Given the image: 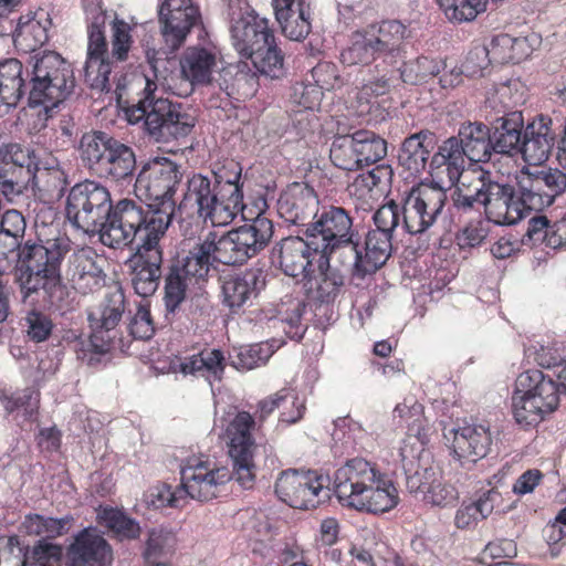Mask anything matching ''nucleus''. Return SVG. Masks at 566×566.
I'll return each instance as SVG.
<instances>
[{"instance_id":"nucleus-1","label":"nucleus","mask_w":566,"mask_h":566,"mask_svg":"<svg viewBox=\"0 0 566 566\" xmlns=\"http://www.w3.org/2000/svg\"><path fill=\"white\" fill-rule=\"evenodd\" d=\"M29 64L27 90L22 63L17 59L0 62V102L3 105L15 107L28 92V105L42 106L49 113L74 93L76 82L72 65L56 52L33 55Z\"/></svg>"},{"instance_id":"nucleus-2","label":"nucleus","mask_w":566,"mask_h":566,"mask_svg":"<svg viewBox=\"0 0 566 566\" xmlns=\"http://www.w3.org/2000/svg\"><path fill=\"white\" fill-rule=\"evenodd\" d=\"M409 31L398 20H384L377 24H370L363 31L352 35L350 45L340 53V61L346 65H370V75L365 78L359 98L378 97L389 93L400 82L396 76L397 64L406 59L405 40Z\"/></svg>"},{"instance_id":"nucleus-3","label":"nucleus","mask_w":566,"mask_h":566,"mask_svg":"<svg viewBox=\"0 0 566 566\" xmlns=\"http://www.w3.org/2000/svg\"><path fill=\"white\" fill-rule=\"evenodd\" d=\"M254 419L249 412L241 411L230 421L227 428L228 452L233 462V473L227 468L210 469L207 462L189 460L181 469L182 490L193 500L208 502L219 496L221 489L233 478L245 490H250L255 481L253 461L255 443L251 430Z\"/></svg>"},{"instance_id":"nucleus-4","label":"nucleus","mask_w":566,"mask_h":566,"mask_svg":"<svg viewBox=\"0 0 566 566\" xmlns=\"http://www.w3.org/2000/svg\"><path fill=\"white\" fill-rule=\"evenodd\" d=\"M70 250V241L57 238L25 242L19 250L20 286L24 297L42 292L50 310L64 314L74 307V294L62 281L61 264Z\"/></svg>"},{"instance_id":"nucleus-5","label":"nucleus","mask_w":566,"mask_h":566,"mask_svg":"<svg viewBox=\"0 0 566 566\" xmlns=\"http://www.w3.org/2000/svg\"><path fill=\"white\" fill-rule=\"evenodd\" d=\"M175 211L170 203L160 206L124 198L115 203V211L103 244L113 249L133 247L135 251L161 250L160 241L171 224Z\"/></svg>"},{"instance_id":"nucleus-6","label":"nucleus","mask_w":566,"mask_h":566,"mask_svg":"<svg viewBox=\"0 0 566 566\" xmlns=\"http://www.w3.org/2000/svg\"><path fill=\"white\" fill-rule=\"evenodd\" d=\"M334 491L344 506L370 513H385L398 504V492L376 464L353 458L334 473Z\"/></svg>"},{"instance_id":"nucleus-7","label":"nucleus","mask_w":566,"mask_h":566,"mask_svg":"<svg viewBox=\"0 0 566 566\" xmlns=\"http://www.w3.org/2000/svg\"><path fill=\"white\" fill-rule=\"evenodd\" d=\"M520 201L518 186L514 187L482 168L467 191L458 188L452 193L457 210L483 209L485 218L497 226H512L524 219Z\"/></svg>"},{"instance_id":"nucleus-8","label":"nucleus","mask_w":566,"mask_h":566,"mask_svg":"<svg viewBox=\"0 0 566 566\" xmlns=\"http://www.w3.org/2000/svg\"><path fill=\"white\" fill-rule=\"evenodd\" d=\"M375 229L369 230L360 242L357 232L356 240L350 245L342 262L350 268L352 276L365 279L386 264L392 253V237L400 224V207L394 200L382 205L373 216Z\"/></svg>"},{"instance_id":"nucleus-9","label":"nucleus","mask_w":566,"mask_h":566,"mask_svg":"<svg viewBox=\"0 0 566 566\" xmlns=\"http://www.w3.org/2000/svg\"><path fill=\"white\" fill-rule=\"evenodd\" d=\"M144 97L125 111L127 120L135 125L143 123L144 133L156 143H170L187 137L196 125V118L182 104L167 98H157L150 84L144 90Z\"/></svg>"},{"instance_id":"nucleus-10","label":"nucleus","mask_w":566,"mask_h":566,"mask_svg":"<svg viewBox=\"0 0 566 566\" xmlns=\"http://www.w3.org/2000/svg\"><path fill=\"white\" fill-rule=\"evenodd\" d=\"M84 166L114 182H130L136 170L134 149L103 130L84 133L78 143Z\"/></svg>"},{"instance_id":"nucleus-11","label":"nucleus","mask_w":566,"mask_h":566,"mask_svg":"<svg viewBox=\"0 0 566 566\" xmlns=\"http://www.w3.org/2000/svg\"><path fill=\"white\" fill-rule=\"evenodd\" d=\"M114 211L108 188L93 180L75 184L66 196V220L85 234H98L102 243Z\"/></svg>"},{"instance_id":"nucleus-12","label":"nucleus","mask_w":566,"mask_h":566,"mask_svg":"<svg viewBox=\"0 0 566 566\" xmlns=\"http://www.w3.org/2000/svg\"><path fill=\"white\" fill-rule=\"evenodd\" d=\"M273 237V223L258 216L250 223L219 235L214 232L217 262L242 265L263 250Z\"/></svg>"},{"instance_id":"nucleus-13","label":"nucleus","mask_w":566,"mask_h":566,"mask_svg":"<svg viewBox=\"0 0 566 566\" xmlns=\"http://www.w3.org/2000/svg\"><path fill=\"white\" fill-rule=\"evenodd\" d=\"M447 189L438 182H420L402 198V229L411 235L424 234L441 216L447 203Z\"/></svg>"},{"instance_id":"nucleus-14","label":"nucleus","mask_w":566,"mask_h":566,"mask_svg":"<svg viewBox=\"0 0 566 566\" xmlns=\"http://www.w3.org/2000/svg\"><path fill=\"white\" fill-rule=\"evenodd\" d=\"M304 233L310 234L312 243L321 249V254L338 253L340 258L346 256L357 237L349 211L333 205L323 207Z\"/></svg>"},{"instance_id":"nucleus-15","label":"nucleus","mask_w":566,"mask_h":566,"mask_svg":"<svg viewBox=\"0 0 566 566\" xmlns=\"http://www.w3.org/2000/svg\"><path fill=\"white\" fill-rule=\"evenodd\" d=\"M280 501L297 510H313L331 497V491L316 471L287 469L282 471L274 483Z\"/></svg>"},{"instance_id":"nucleus-16","label":"nucleus","mask_w":566,"mask_h":566,"mask_svg":"<svg viewBox=\"0 0 566 566\" xmlns=\"http://www.w3.org/2000/svg\"><path fill=\"white\" fill-rule=\"evenodd\" d=\"M182 177L180 164L168 157H154L139 170L135 180V192L160 206L170 203V209L175 211L174 196Z\"/></svg>"},{"instance_id":"nucleus-17","label":"nucleus","mask_w":566,"mask_h":566,"mask_svg":"<svg viewBox=\"0 0 566 566\" xmlns=\"http://www.w3.org/2000/svg\"><path fill=\"white\" fill-rule=\"evenodd\" d=\"M180 206L197 208L199 217L205 221L210 220L213 226H227L237 217L233 208H227L228 203L221 198L212 179L202 174L188 178Z\"/></svg>"},{"instance_id":"nucleus-18","label":"nucleus","mask_w":566,"mask_h":566,"mask_svg":"<svg viewBox=\"0 0 566 566\" xmlns=\"http://www.w3.org/2000/svg\"><path fill=\"white\" fill-rule=\"evenodd\" d=\"M35 167V150L15 142L0 139V190L15 196L31 182Z\"/></svg>"},{"instance_id":"nucleus-19","label":"nucleus","mask_w":566,"mask_h":566,"mask_svg":"<svg viewBox=\"0 0 566 566\" xmlns=\"http://www.w3.org/2000/svg\"><path fill=\"white\" fill-rule=\"evenodd\" d=\"M229 10L232 44L241 56L244 57L274 35L269 28V21L250 10L248 3L231 0Z\"/></svg>"},{"instance_id":"nucleus-20","label":"nucleus","mask_w":566,"mask_h":566,"mask_svg":"<svg viewBox=\"0 0 566 566\" xmlns=\"http://www.w3.org/2000/svg\"><path fill=\"white\" fill-rule=\"evenodd\" d=\"M158 22L165 44L172 53L185 43L191 29L201 23V13L192 0H163Z\"/></svg>"},{"instance_id":"nucleus-21","label":"nucleus","mask_w":566,"mask_h":566,"mask_svg":"<svg viewBox=\"0 0 566 566\" xmlns=\"http://www.w3.org/2000/svg\"><path fill=\"white\" fill-rule=\"evenodd\" d=\"M125 312V294L119 285L109 287L96 311L88 313V321L93 328L90 336L88 348L95 354H105L111 350L113 331L122 319Z\"/></svg>"},{"instance_id":"nucleus-22","label":"nucleus","mask_w":566,"mask_h":566,"mask_svg":"<svg viewBox=\"0 0 566 566\" xmlns=\"http://www.w3.org/2000/svg\"><path fill=\"white\" fill-rule=\"evenodd\" d=\"M222 303L232 314L252 306L266 284V274L260 268H249L220 277Z\"/></svg>"},{"instance_id":"nucleus-23","label":"nucleus","mask_w":566,"mask_h":566,"mask_svg":"<svg viewBox=\"0 0 566 566\" xmlns=\"http://www.w3.org/2000/svg\"><path fill=\"white\" fill-rule=\"evenodd\" d=\"M319 255L321 249H316L312 243L308 233H303V237L284 238L272 250V259L280 270L287 276L301 275L302 280L313 270L315 256Z\"/></svg>"},{"instance_id":"nucleus-24","label":"nucleus","mask_w":566,"mask_h":566,"mask_svg":"<svg viewBox=\"0 0 566 566\" xmlns=\"http://www.w3.org/2000/svg\"><path fill=\"white\" fill-rule=\"evenodd\" d=\"M319 211V201L315 190L305 184L295 182L280 196L277 212L289 224L300 228L304 233L311 228Z\"/></svg>"},{"instance_id":"nucleus-25","label":"nucleus","mask_w":566,"mask_h":566,"mask_svg":"<svg viewBox=\"0 0 566 566\" xmlns=\"http://www.w3.org/2000/svg\"><path fill=\"white\" fill-rule=\"evenodd\" d=\"M557 144L553 119L539 114L525 126L518 153L525 163L533 166L543 165Z\"/></svg>"},{"instance_id":"nucleus-26","label":"nucleus","mask_w":566,"mask_h":566,"mask_svg":"<svg viewBox=\"0 0 566 566\" xmlns=\"http://www.w3.org/2000/svg\"><path fill=\"white\" fill-rule=\"evenodd\" d=\"M331 255L321 254L316 260V269H313L302 280L303 290L310 302L315 304L334 303L344 287V276L331 266Z\"/></svg>"},{"instance_id":"nucleus-27","label":"nucleus","mask_w":566,"mask_h":566,"mask_svg":"<svg viewBox=\"0 0 566 566\" xmlns=\"http://www.w3.org/2000/svg\"><path fill=\"white\" fill-rule=\"evenodd\" d=\"M65 276L72 289L83 295L101 290L106 280L91 248L80 249L69 256Z\"/></svg>"},{"instance_id":"nucleus-28","label":"nucleus","mask_w":566,"mask_h":566,"mask_svg":"<svg viewBox=\"0 0 566 566\" xmlns=\"http://www.w3.org/2000/svg\"><path fill=\"white\" fill-rule=\"evenodd\" d=\"M67 566H111L113 551L96 530H83L67 552Z\"/></svg>"},{"instance_id":"nucleus-29","label":"nucleus","mask_w":566,"mask_h":566,"mask_svg":"<svg viewBox=\"0 0 566 566\" xmlns=\"http://www.w3.org/2000/svg\"><path fill=\"white\" fill-rule=\"evenodd\" d=\"M87 57L84 64L86 84L95 91L108 92L111 90L112 62L107 51L105 32H87Z\"/></svg>"},{"instance_id":"nucleus-30","label":"nucleus","mask_w":566,"mask_h":566,"mask_svg":"<svg viewBox=\"0 0 566 566\" xmlns=\"http://www.w3.org/2000/svg\"><path fill=\"white\" fill-rule=\"evenodd\" d=\"M87 32H105L106 23L112 25V56L118 61L127 59L132 45L130 27L124 20L112 19L97 1H87L84 6Z\"/></svg>"},{"instance_id":"nucleus-31","label":"nucleus","mask_w":566,"mask_h":566,"mask_svg":"<svg viewBox=\"0 0 566 566\" xmlns=\"http://www.w3.org/2000/svg\"><path fill=\"white\" fill-rule=\"evenodd\" d=\"M444 437L450 440L454 457L459 461H469L475 463L484 458L492 443L489 428L482 424H465L463 427L452 428Z\"/></svg>"},{"instance_id":"nucleus-32","label":"nucleus","mask_w":566,"mask_h":566,"mask_svg":"<svg viewBox=\"0 0 566 566\" xmlns=\"http://www.w3.org/2000/svg\"><path fill=\"white\" fill-rule=\"evenodd\" d=\"M213 238V231H209L207 234L199 237L184 259L172 262L197 284L206 282L209 272L214 268V264L218 263Z\"/></svg>"},{"instance_id":"nucleus-33","label":"nucleus","mask_w":566,"mask_h":566,"mask_svg":"<svg viewBox=\"0 0 566 566\" xmlns=\"http://www.w3.org/2000/svg\"><path fill=\"white\" fill-rule=\"evenodd\" d=\"M516 388L520 392H527L541 406L546 415L555 411L559 406L562 389L554 376L539 369H530L518 375Z\"/></svg>"},{"instance_id":"nucleus-34","label":"nucleus","mask_w":566,"mask_h":566,"mask_svg":"<svg viewBox=\"0 0 566 566\" xmlns=\"http://www.w3.org/2000/svg\"><path fill=\"white\" fill-rule=\"evenodd\" d=\"M163 250L135 251L132 259L130 281L136 294L151 296L161 277Z\"/></svg>"},{"instance_id":"nucleus-35","label":"nucleus","mask_w":566,"mask_h":566,"mask_svg":"<svg viewBox=\"0 0 566 566\" xmlns=\"http://www.w3.org/2000/svg\"><path fill=\"white\" fill-rule=\"evenodd\" d=\"M492 128L483 122H464L454 135L462 153L470 163H489L494 154Z\"/></svg>"},{"instance_id":"nucleus-36","label":"nucleus","mask_w":566,"mask_h":566,"mask_svg":"<svg viewBox=\"0 0 566 566\" xmlns=\"http://www.w3.org/2000/svg\"><path fill=\"white\" fill-rule=\"evenodd\" d=\"M489 127L492 128L491 143L494 154L514 156L518 153L525 129L522 112L505 113L493 119Z\"/></svg>"},{"instance_id":"nucleus-37","label":"nucleus","mask_w":566,"mask_h":566,"mask_svg":"<svg viewBox=\"0 0 566 566\" xmlns=\"http://www.w3.org/2000/svg\"><path fill=\"white\" fill-rule=\"evenodd\" d=\"M179 65L181 77L190 84L192 91L196 86H205L212 82L217 53L212 49L199 45L189 46L182 53Z\"/></svg>"},{"instance_id":"nucleus-38","label":"nucleus","mask_w":566,"mask_h":566,"mask_svg":"<svg viewBox=\"0 0 566 566\" xmlns=\"http://www.w3.org/2000/svg\"><path fill=\"white\" fill-rule=\"evenodd\" d=\"M216 82L229 97L237 99L252 97L259 88V76L247 61L223 66L219 71Z\"/></svg>"},{"instance_id":"nucleus-39","label":"nucleus","mask_w":566,"mask_h":566,"mask_svg":"<svg viewBox=\"0 0 566 566\" xmlns=\"http://www.w3.org/2000/svg\"><path fill=\"white\" fill-rule=\"evenodd\" d=\"M399 457L408 491L420 493L423 497L441 471L437 465L422 463V458L416 454L412 447L406 441L399 450Z\"/></svg>"},{"instance_id":"nucleus-40","label":"nucleus","mask_w":566,"mask_h":566,"mask_svg":"<svg viewBox=\"0 0 566 566\" xmlns=\"http://www.w3.org/2000/svg\"><path fill=\"white\" fill-rule=\"evenodd\" d=\"M437 145V136L428 129L420 130L407 137L400 148L398 161L410 175L422 172L429 156Z\"/></svg>"},{"instance_id":"nucleus-41","label":"nucleus","mask_w":566,"mask_h":566,"mask_svg":"<svg viewBox=\"0 0 566 566\" xmlns=\"http://www.w3.org/2000/svg\"><path fill=\"white\" fill-rule=\"evenodd\" d=\"M467 160L457 139L451 136L438 146L429 161V171L438 177L446 175L450 186H453L465 170Z\"/></svg>"},{"instance_id":"nucleus-42","label":"nucleus","mask_w":566,"mask_h":566,"mask_svg":"<svg viewBox=\"0 0 566 566\" xmlns=\"http://www.w3.org/2000/svg\"><path fill=\"white\" fill-rule=\"evenodd\" d=\"M242 168L240 164L233 159L226 160L222 165L216 166L212 170V182L221 192V198H224L230 210L237 216L243 210V191L240 185Z\"/></svg>"},{"instance_id":"nucleus-43","label":"nucleus","mask_w":566,"mask_h":566,"mask_svg":"<svg viewBox=\"0 0 566 566\" xmlns=\"http://www.w3.org/2000/svg\"><path fill=\"white\" fill-rule=\"evenodd\" d=\"M52 22L48 13L20 17L12 34L14 45L24 51L33 52L49 40V29Z\"/></svg>"},{"instance_id":"nucleus-44","label":"nucleus","mask_w":566,"mask_h":566,"mask_svg":"<svg viewBox=\"0 0 566 566\" xmlns=\"http://www.w3.org/2000/svg\"><path fill=\"white\" fill-rule=\"evenodd\" d=\"M517 186L524 218L532 211H543L554 203L549 196L552 190L545 185L538 171L522 169Z\"/></svg>"},{"instance_id":"nucleus-45","label":"nucleus","mask_w":566,"mask_h":566,"mask_svg":"<svg viewBox=\"0 0 566 566\" xmlns=\"http://www.w3.org/2000/svg\"><path fill=\"white\" fill-rule=\"evenodd\" d=\"M312 77L315 85L304 86L300 99V104L308 109L319 104L324 90L332 91L343 85L336 65L329 62L318 63L313 67Z\"/></svg>"},{"instance_id":"nucleus-46","label":"nucleus","mask_w":566,"mask_h":566,"mask_svg":"<svg viewBox=\"0 0 566 566\" xmlns=\"http://www.w3.org/2000/svg\"><path fill=\"white\" fill-rule=\"evenodd\" d=\"M244 57L251 60L256 75H263L272 80L281 78L285 74L284 53L277 46L275 36H270L269 41H263L260 46L254 49Z\"/></svg>"},{"instance_id":"nucleus-47","label":"nucleus","mask_w":566,"mask_h":566,"mask_svg":"<svg viewBox=\"0 0 566 566\" xmlns=\"http://www.w3.org/2000/svg\"><path fill=\"white\" fill-rule=\"evenodd\" d=\"M190 284H196L191 277H188L174 263L168 266L165 275L164 303L166 308V318L178 314L182 303L186 301V293Z\"/></svg>"},{"instance_id":"nucleus-48","label":"nucleus","mask_w":566,"mask_h":566,"mask_svg":"<svg viewBox=\"0 0 566 566\" xmlns=\"http://www.w3.org/2000/svg\"><path fill=\"white\" fill-rule=\"evenodd\" d=\"M97 520L119 541H132L140 536L139 523L119 509L101 507L97 512Z\"/></svg>"},{"instance_id":"nucleus-49","label":"nucleus","mask_w":566,"mask_h":566,"mask_svg":"<svg viewBox=\"0 0 566 566\" xmlns=\"http://www.w3.org/2000/svg\"><path fill=\"white\" fill-rule=\"evenodd\" d=\"M31 182L34 186H42L45 191L62 196L69 184L67 175L60 167L56 159H52L50 166H40L39 158L35 156V167L32 169Z\"/></svg>"},{"instance_id":"nucleus-50","label":"nucleus","mask_w":566,"mask_h":566,"mask_svg":"<svg viewBox=\"0 0 566 566\" xmlns=\"http://www.w3.org/2000/svg\"><path fill=\"white\" fill-rule=\"evenodd\" d=\"M329 158L336 167L343 170L354 171L361 168V159L358 157L354 133L334 137Z\"/></svg>"},{"instance_id":"nucleus-51","label":"nucleus","mask_w":566,"mask_h":566,"mask_svg":"<svg viewBox=\"0 0 566 566\" xmlns=\"http://www.w3.org/2000/svg\"><path fill=\"white\" fill-rule=\"evenodd\" d=\"M401 64L397 66L399 80L407 85H417L427 81V78L436 76L440 73L441 63L420 56L413 61L400 60Z\"/></svg>"},{"instance_id":"nucleus-52","label":"nucleus","mask_w":566,"mask_h":566,"mask_svg":"<svg viewBox=\"0 0 566 566\" xmlns=\"http://www.w3.org/2000/svg\"><path fill=\"white\" fill-rule=\"evenodd\" d=\"M447 19L454 23L474 21L488 9L489 0H436Z\"/></svg>"},{"instance_id":"nucleus-53","label":"nucleus","mask_w":566,"mask_h":566,"mask_svg":"<svg viewBox=\"0 0 566 566\" xmlns=\"http://www.w3.org/2000/svg\"><path fill=\"white\" fill-rule=\"evenodd\" d=\"M298 7H301L298 15H286V11L282 10L281 18H275L282 33L293 41L304 40L312 29V8H308V3L304 1H301Z\"/></svg>"},{"instance_id":"nucleus-54","label":"nucleus","mask_w":566,"mask_h":566,"mask_svg":"<svg viewBox=\"0 0 566 566\" xmlns=\"http://www.w3.org/2000/svg\"><path fill=\"white\" fill-rule=\"evenodd\" d=\"M358 157L361 168L381 160L387 155V142L371 130H356L354 133Z\"/></svg>"},{"instance_id":"nucleus-55","label":"nucleus","mask_w":566,"mask_h":566,"mask_svg":"<svg viewBox=\"0 0 566 566\" xmlns=\"http://www.w3.org/2000/svg\"><path fill=\"white\" fill-rule=\"evenodd\" d=\"M71 520L70 516L55 518L41 514H29L25 516L22 526L29 535L55 538L66 532V525Z\"/></svg>"},{"instance_id":"nucleus-56","label":"nucleus","mask_w":566,"mask_h":566,"mask_svg":"<svg viewBox=\"0 0 566 566\" xmlns=\"http://www.w3.org/2000/svg\"><path fill=\"white\" fill-rule=\"evenodd\" d=\"M512 412L516 422L523 427L535 426L546 416L541 406L527 392H520L516 387L512 396Z\"/></svg>"},{"instance_id":"nucleus-57","label":"nucleus","mask_w":566,"mask_h":566,"mask_svg":"<svg viewBox=\"0 0 566 566\" xmlns=\"http://www.w3.org/2000/svg\"><path fill=\"white\" fill-rule=\"evenodd\" d=\"M2 402L8 412L19 409L24 410V415L31 417L38 408L39 395L31 388L17 391L9 396H3Z\"/></svg>"},{"instance_id":"nucleus-58","label":"nucleus","mask_w":566,"mask_h":566,"mask_svg":"<svg viewBox=\"0 0 566 566\" xmlns=\"http://www.w3.org/2000/svg\"><path fill=\"white\" fill-rule=\"evenodd\" d=\"M272 354L273 350L268 344H254L239 353L238 360L234 363V366L237 368L250 370L264 365Z\"/></svg>"},{"instance_id":"nucleus-59","label":"nucleus","mask_w":566,"mask_h":566,"mask_svg":"<svg viewBox=\"0 0 566 566\" xmlns=\"http://www.w3.org/2000/svg\"><path fill=\"white\" fill-rule=\"evenodd\" d=\"M62 547L44 539L32 549L30 566H61Z\"/></svg>"},{"instance_id":"nucleus-60","label":"nucleus","mask_w":566,"mask_h":566,"mask_svg":"<svg viewBox=\"0 0 566 566\" xmlns=\"http://www.w3.org/2000/svg\"><path fill=\"white\" fill-rule=\"evenodd\" d=\"M459 493L451 484L442 481L441 472L429 491H426L423 500L432 505L448 506L457 502Z\"/></svg>"},{"instance_id":"nucleus-61","label":"nucleus","mask_w":566,"mask_h":566,"mask_svg":"<svg viewBox=\"0 0 566 566\" xmlns=\"http://www.w3.org/2000/svg\"><path fill=\"white\" fill-rule=\"evenodd\" d=\"M491 60L489 57V50L484 45H478L470 50L463 64L461 73L467 76L476 77L483 76L484 71L489 67Z\"/></svg>"},{"instance_id":"nucleus-62","label":"nucleus","mask_w":566,"mask_h":566,"mask_svg":"<svg viewBox=\"0 0 566 566\" xmlns=\"http://www.w3.org/2000/svg\"><path fill=\"white\" fill-rule=\"evenodd\" d=\"M500 41L502 42L503 45L510 46V59L515 63H518L527 59L532 54L535 45L538 44V36L536 34L518 38L502 35Z\"/></svg>"},{"instance_id":"nucleus-63","label":"nucleus","mask_w":566,"mask_h":566,"mask_svg":"<svg viewBox=\"0 0 566 566\" xmlns=\"http://www.w3.org/2000/svg\"><path fill=\"white\" fill-rule=\"evenodd\" d=\"M128 329L129 334L136 339L146 340L153 337L155 327L147 307H138L136 314L129 322Z\"/></svg>"},{"instance_id":"nucleus-64","label":"nucleus","mask_w":566,"mask_h":566,"mask_svg":"<svg viewBox=\"0 0 566 566\" xmlns=\"http://www.w3.org/2000/svg\"><path fill=\"white\" fill-rule=\"evenodd\" d=\"M474 504L480 512V518H488L493 512H505L506 507L503 505V495L495 489L491 488L486 491L481 492Z\"/></svg>"}]
</instances>
